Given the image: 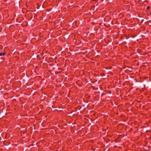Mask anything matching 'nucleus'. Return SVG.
Segmentation results:
<instances>
[{"mask_svg":"<svg viewBox=\"0 0 151 151\" xmlns=\"http://www.w3.org/2000/svg\"><path fill=\"white\" fill-rule=\"evenodd\" d=\"M5 54L4 52H2L0 53V56H3Z\"/></svg>","mask_w":151,"mask_h":151,"instance_id":"nucleus-1","label":"nucleus"},{"mask_svg":"<svg viewBox=\"0 0 151 151\" xmlns=\"http://www.w3.org/2000/svg\"><path fill=\"white\" fill-rule=\"evenodd\" d=\"M147 9H149L150 8V7L149 6H148V7H147Z\"/></svg>","mask_w":151,"mask_h":151,"instance_id":"nucleus-2","label":"nucleus"},{"mask_svg":"<svg viewBox=\"0 0 151 151\" xmlns=\"http://www.w3.org/2000/svg\"><path fill=\"white\" fill-rule=\"evenodd\" d=\"M150 14H151V13H150Z\"/></svg>","mask_w":151,"mask_h":151,"instance_id":"nucleus-3","label":"nucleus"}]
</instances>
